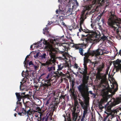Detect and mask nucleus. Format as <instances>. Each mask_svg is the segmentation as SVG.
Instances as JSON below:
<instances>
[{
	"label": "nucleus",
	"mask_w": 121,
	"mask_h": 121,
	"mask_svg": "<svg viewBox=\"0 0 121 121\" xmlns=\"http://www.w3.org/2000/svg\"><path fill=\"white\" fill-rule=\"evenodd\" d=\"M57 51L54 48L50 49L49 51V59L45 63L42 64V65L44 66L47 67V70L49 72L47 76V78H48L50 76H53L56 79L60 77H64L65 75L62 72L60 71H56V72H54L55 69V67L54 66L56 62V59L57 57L56 56Z\"/></svg>",
	"instance_id": "f257e3e1"
},
{
	"label": "nucleus",
	"mask_w": 121,
	"mask_h": 121,
	"mask_svg": "<svg viewBox=\"0 0 121 121\" xmlns=\"http://www.w3.org/2000/svg\"><path fill=\"white\" fill-rule=\"evenodd\" d=\"M25 93H16L15 94L18 101H20L21 99L23 100V102L25 108H22L21 110V112L20 111L18 113V115L20 116H24L25 115H27V116L32 115L34 113V111H30V109L29 107L28 104L30 103L29 101H26L25 102L24 101V99L28 97V95H25Z\"/></svg>",
	"instance_id": "f03ea898"
},
{
	"label": "nucleus",
	"mask_w": 121,
	"mask_h": 121,
	"mask_svg": "<svg viewBox=\"0 0 121 121\" xmlns=\"http://www.w3.org/2000/svg\"><path fill=\"white\" fill-rule=\"evenodd\" d=\"M97 69L98 73L96 76V78L97 80H101L100 83L105 88L102 91L103 96H107L108 95V93L111 92V89L109 87L108 82L107 81V74H104L103 75H101L100 72L103 71V69L99 67L97 68Z\"/></svg>",
	"instance_id": "7ed1b4c3"
},
{
	"label": "nucleus",
	"mask_w": 121,
	"mask_h": 121,
	"mask_svg": "<svg viewBox=\"0 0 121 121\" xmlns=\"http://www.w3.org/2000/svg\"><path fill=\"white\" fill-rule=\"evenodd\" d=\"M78 89L82 96L83 98L88 97L89 95V93L92 95L94 98L96 96V95L94 93H93L92 91H89V88L88 86V83L79 85L78 87Z\"/></svg>",
	"instance_id": "20e7f679"
},
{
	"label": "nucleus",
	"mask_w": 121,
	"mask_h": 121,
	"mask_svg": "<svg viewBox=\"0 0 121 121\" xmlns=\"http://www.w3.org/2000/svg\"><path fill=\"white\" fill-rule=\"evenodd\" d=\"M107 22L110 26V27L113 28L115 30L117 27L114 25H116L117 26H119L120 24H121V19L118 18L115 15L112 14L108 19Z\"/></svg>",
	"instance_id": "39448f33"
},
{
	"label": "nucleus",
	"mask_w": 121,
	"mask_h": 121,
	"mask_svg": "<svg viewBox=\"0 0 121 121\" xmlns=\"http://www.w3.org/2000/svg\"><path fill=\"white\" fill-rule=\"evenodd\" d=\"M90 49L91 47L88 48L86 52L85 53L83 54V50L82 48H79V52L80 55L82 56H85L84 58V60L86 59V55L91 56V57H92L93 56H96L101 55L100 51L101 50L100 49H98L95 50H91Z\"/></svg>",
	"instance_id": "423d86ee"
},
{
	"label": "nucleus",
	"mask_w": 121,
	"mask_h": 121,
	"mask_svg": "<svg viewBox=\"0 0 121 121\" xmlns=\"http://www.w3.org/2000/svg\"><path fill=\"white\" fill-rule=\"evenodd\" d=\"M82 30L86 33H91V34H89V36L85 39V40L86 42L94 43L96 40L99 39L100 37V35L97 34L96 32L91 30L83 29L82 30H81V31Z\"/></svg>",
	"instance_id": "0eeeda50"
},
{
	"label": "nucleus",
	"mask_w": 121,
	"mask_h": 121,
	"mask_svg": "<svg viewBox=\"0 0 121 121\" xmlns=\"http://www.w3.org/2000/svg\"><path fill=\"white\" fill-rule=\"evenodd\" d=\"M71 43H62L61 44H59V46L58 47L57 50H58V51L56 50V49L54 48L60 54H62L64 56H66L67 55L68 53L67 52H65V51L67 52L68 51V50H69V48L70 45V44H71ZM53 48H52L49 49L48 51L49 52V50ZM58 53L56 54V56L57 54Z\"/></svg>",
	"instance_id": "6e6552de"
},
{
	"label": "nucleus",
	"mask_w": 121,
	"mask_h": 121,
	"mask_svg": "<svg viewBox=\"0 0 121 121\" xmlns=\"http://www.w3.org/2000/svg\"><path fill=\"white\" fill-rule=\"evenodd\" d=\"M83 65L84 69L82 68L81 69H80L79 72L81 74L83 75L82 80L83 82L82 85L88 83L90 76L89 74L87 73L88 68L87 65L85 63L84 61Z\"/></svg>",
	"instance_id": "1a4fd4ad"
},
{
	"label": "nucleus",
	"mask_w": 121,
	"mask_h": 121,
	"mask_svg": "<svg viewBox=\"0 0 121 121\" xmlns=\"http://www.w3.org/2000/svg\"><path fill=\"white\" fill-rule=\"evenodd\" d=\"M79 102L81 104L82 109H84L82 116H85L88 113V107L89 105V101L87 99H85L84 101L80 99H78Z\"/></svg>",
	"instance_id": "9d476101"
},
{
	"label": "nucleus",
	"mask_w": 121,
	"mask_h": 121,
	"mask_svg": "<svg viewBox=\"0 0 121 121\" xmlns=\"http://www.w3.org/2000/svg\"><path fill=\"white\" fill-rule=\"evenodd\" d=\"M72 121H76L78 117V114L76 113H72ZM63 116L65 118V121H72L71 120L70 117L69 115L66 116L64 114Z\"/></svg>",
	"instance_id": "9b49d317"
},
{
	"label": "nucleus",
	"mask_w": 121,
	"mask_h": 121,
	"mask_svg": "<svg viewBox=\"0 0 121 121\" xmlns=\"http://www.w3.org/2000/svg\"><path fill=\"white\" fill-rule=\"evenodd\" d=\"M100 1V0H92L91 4L86 6V10H90L91 8L95 6L97 4H98L99 3Z\"/></svg>",
	"instance_id": "f8f14e48"
},
{
	"label": "nucleus",
	"mask_w": 121,
	"mask_h": 121,
	"mask_svg": "<svg viewBox=\"0 0 121 121\" xmlns=\"http://www.w3.org/2000/svg\"><path fill=\"white\" fill-rule=\"evenodd\" d=\"M52 78H48L47 80H45V81L46 83H43L41 82H40V83L41 82L40 84V86L43 87L44 88H45L48 86H51V82L52 81L53 79H52Z\"/></svg>",
	"instance_id": "ddd939ff"
},
{
	"label": "nucleus",
	"mask_w": 121,
	"mask_h": 121,
	"mask_svg": "<svg viewBox=\"0 0 121 121\" xmlns=\"http://www.w3.org/2000/svg\"><path fill=\"white\" fill-rule=\"evenodd\" d=\"M58 69L57 71H59L62 69L64 67H69V65L68 63L66 62L65 63H60V64H58L57 65Z\"/></svg>",
	"instance_id": "4468645a"
},
{
	"label": "nucleus",
	"mask_w": 121,
	"mask_h": 121,
	"mask_svg": "<svg viewBox=\"0 0 121 121\" xmlns=\"http://www.w3.org/2000/svg\"><path fill=\"white\" fill-rule=\"evenodd\" d=\"M113 103H112L110 105H105L104 106L107 112H108V113L111 112L112 111V108L114 106Z\"/></svg>",
	"instance_id": "2eb2a0df"
},
{
	"label": "nucleus",
	"mask_w": 121,
	"mask_h": 121,
	"mask_svg": "<svg viewBox=\"0 0 121 121\" xmlns=\"http://www.w3.org/2000/svg\"><path fill=\"white\" fill-rule=\"evenodd\" d=\"M71 0H58V1L61 4H64V6H66L70 4V1Z\"/></svg>",
	"instance_id": "dca6fc26"
},
{
	"label": "nucleus",
	"mask_w": 121,
	"mask_h": 121,
	"mask_svg": "<svg viewBox=\"0 0 121 121\" xmlns=\"http://www.w3.org/2000/svg\"><path fill=\"white\" fill-rule=\"evenodd\" d=\"M104 113L107 114L105 116H104V119L103 121H108L109 120L111 119V116L112 115L110 114H109V113L107 112L106 111L104 112Z\"/></svg>",
	"instance_id": "f3484780"
},
{
	"label": "nucleus",
	"mask_w": 121,
	"mask_h": 121,
	"mask_svg": "<svg viewBox=\"0 0 121 121\" xmlns=\"http://www.w3.org/2000/svg\"><path fill=\"white\" fill-rule=\"evenodd\" d=\"M84 19L83 16H82L80 18V22L79 27L80 28L79 29V30L80 32H81V30H82V25H83V23Z\"/></svg>",
	"instance_id": "a211bd4d"
},
{
	"label": "nucleus",
	"mask_w": 121,
	"mask_h": 121,
	"mask_svg": "<svg viewBox=\"0 0 121 121\" xmlns=\"http://www.w3.org/2000/svg\"><path fill=\"white\" fill-rule=\"evenodd\" d=\"M121 102V95L119 97H117L114 101L112 102L113 105L115 106L116 105L119 104Z\"/></svg>",
	"instance_id": "6ab92c4d"
},
{
	"label": "nucleus",
	"mask_w": 121,
	"mask_h": 121,
	"mask_svg": "<svg viewBox=\"0 0 121 121\" xmlns=\"http://www.w3.org/2000/svg\"><path fill=\"white\" fill-rule=\"evenodd\" d=\"M90 56H88H88L87 55H86V59L84 60V61L87 65V63L90 62L91 63V65H92L93 64H94V62H92L89 59Z\"/></svg>",
	"instance_id": "aec40b11"
},
{
	"label": "nucleus",
	"mask_w": 121,
	"mask_h": 121,
	"mask_svg": "<svg viewBox=\"0 0 121 121\" xmlns=\"http://www.w3.org/2000/svg\"><path fill=\"white\" fill-rule=\"evenodd\" d=\"M118 111V110L115 109L113 110H112L111 112L109 113V114H111L112 115V116H111L112 117H111V120H112V118H113L114 116H115V115H116Z\"/></svg>",
	"instance_id": "412c9836"
},
{
	"label": "nucleus",
	"mask_w": 121,
	"mask_h": 121,
	"mask_svg": "<svg viewBox=\"0 0 121 121\" xmlns=\"http://www.w3.org/2000/svg\"><path fill=\"white\" fill-rule=\"evenodd\" d=\"M28 86V85L25 83H23V84H21L20 86V89L21 90H23L24 89H27Z\"/></svg>",
	"instance_id": "4be33fe9"
},
{
	"label": "nucleus",
	"mask_w": 121,
	"mask_h": 121,
	"mask_svg": "<svg viewBox=\"0 0 121 121\" xmlns=\"http://www.w3.org/2000/svg\"><path fill=\"white\" fill-rule=\"evenodd\" d=\"M104 102V101L102 100L100 102H99V108L100 109L102 110L104 107V106H103V104Z\"/></svg>",
	"instance_id": "5701e85b"
},
{
	"label": "nucleus",
	"mask_w": 121,
	"mask_h": 121,
	"mask_svg": "<svg viewBox=\"0 0 121 121\" xmlns=\"http://www.w3.org/2000/svg\"><path fill=\"white\" fill-rule=\"evenodd\" d=\"M69 92L72 95L73 98L76 97V95L74 93V89L73 88H70Z\"/></svg>",
	"instance_id": "b1692460"
},
{
	"label": "nucleus",
	"mask_w": 121,
	"mask_h": 121,
	"mask_svg": "<svg viewBox=\"0 0 121 121\" xmlns=\"http://www.w3.org/2000/svg\"><path fill=\"white\" fill-rule=\"evenodd\" d=\"M48 29L47 27H45L44 29H43V33L44 34H46L47 35H49V32L48 31Z\"/></svg>",
	"instance_id": "393cba45"
},
{
	"label": "nucleus",
	"mask_w": 121,
	"mask_h": 121,
	"mask_svg": "<svg viewBox=\"0 0 121 121\" xmlns=\"http://www.w3.org/2000/svg\"><path fill=\"white\" fill-rule=\"evenodd\" d=\"M76 98L77 97L75 98H73L74 101V106H77V108H78L79 107V106L78 104V102L76 99Z\"/></svg>",
	"instance_id": "a878e982"
},
{
	"label": "nucleus",
	"mask_w": 121,
	"mask_h": 121,
	"mask_svg": "<svg viewBox=\"0 0 121 121\" xmlns=\"http://www.w3.org/2000/svg\"><path fill=\"white\" fill-rule=\"evenodd\" d=\"M36 110H34V112H35L39 113V114L40 113L41 114V109L39 107H37L36 108Z\"/></svg>",
	"instance_id": "bb28decb"
},
{
	"label": "nucleus",
	"mask_w": 121,
	"mask_h": 121,
	"mask_svg": "<svg viewBox=\"0 0 121 121\" xmlns=\"http://www.w3.org/2000/svg\"><path fill=\"white\" fill-rule=\"evenodd\" d=\"M23 77L26 78V79L29 80V79L30 78V75L28 73H25V74L22 75Z\"/></svg>",
	"instance_id": "cd10ccee"
},
{
	"label": "nucleus",
	"mask_w": 121,
	"mask_h": 121,
	"mask_svg": "<svg viewBox=\"0 0 121 121\" xmlns=\"http://www.w3.org/2000/svg\"><path fill=\"white\" fill-rule=\"evenodd\" d=\"M88 43L87 42L86 43H84V42L83 43H82L81 44H79L80 45V47H81L82 48H86V47L88 45L87 44V43Z\"/></svg>",
	"instance_id": "c85d7f7f"
},
{
	"label": "nucleus",
	"mask_w": 121,
	"mask_h": 121,
	"mask_svg": "<svg viewBox=\"0 0 121 121\" xmlns=\"http://www.w3.org/2000/svg\"><path fill=\"white\" fill-rule=\"evenodd\" d=\"M56 107L55 105H53L51 107V108L50 107L49 108V110L52 112V113L53 114V112L54 111V110L56 109ZM52 114L51 116H52Z\"/></svg>",
	"instance_id": "c756f323"
},
{
	"label": "nucleus",
	"mask_w": 121,
	"mask_h": 121,
	"mask_svg": "<svg viewBox=\"0 0 121 121\" xmlns=\"http://www.w3.org/2000/svg\"><path fill=\"white\" fill-rule=\"evenodd\" d=\"M121 62V59L120 60L119 59H117L116 61H114L113 62L114 64H117L118 65L120 64V63Z\"/></svg>",
	"instance_id": "7c9ffc66"
},
{
	"label": "nucleus",
	"mask_w": 121,
	"mask_h": 121,
	"mask_svg": "<svg viewBox=\"0 0 121 121\" xmlns=\"http://www.w3.org/2000/svg\"><path fill=\"white\" fill-rule=\"evenodd\" d=\"M43 44L46 45L45 47H48L50 45V43L49 42H48L47 40H46L45 39L43 40Z\"/></svg>",
	"instance_id": "2f4dec72"
},
{
	"label": "nucleus",
	"mask_w": 121,
	"mask_h": 121,
	"mask_svg": "<svg viewBox=\"0 0 121 121\" xmlns=\"http://www.w3.org/2000/svg\"><path fill=\"white\" fill-rule=\"evenodd\" d=\"M56 12L57 14H63V12L62 10L60 9V7L58 9V10H57L56 11Z\"/></svg>",
	"instance_id": "473e14b6"
},
{
	"label": "nucleus",
	"mask_w": 121,
	"mask_h": 121,
	"mask_svg": "<svg viewBox=\"0 0 121 121\" xmlns=\"http://www.w3.org/2000/svg\"><path fill=\"white\" fill-rule=\"evenodd\" d=\"M79 44H74L73 45V47L75 49H79L80 48V46H79Z\"/></svg>",
	"instance_id": "72a5a7b5"
},
{
	"label": "nucleus",
	"mask_w": 121,
	"mask_h": 121,
	"mask_svg": "<svg viewBox=\"0 0 121 121\" xmlns=\"http://www.w3.org/2000/svg\"><path fill=\"white\" fill-rule=\"evenodd\" d=\"M46 53H44L40 56H39V57H40L42 59H44L46 58Z\"/></svg>",
	"instance_id": "f704fd0d"
},
{
	"label": "nucleus",
	"mask_w": 121,
	"mask_h": 121,
	"mask_svg": "<svg viewBox=\"0 0 121 121\" xmlns=\"http://www.w3.org/2000/svg\"><path fill=\"white\" fill-rule=\"evenodd\" d=\"M18 100V99H17ZM19 102L18 101V100L16 104H17V107H19L20 108H21L22 107V103L21 102Z\"/></svg>",
	"instance_id": "c9c22d12"
},
{
	"label": "nucleus",
	"mask_w": 121,
	"mask_h": 121,
	"mask_svg": "<svg viewBox=\"0 0 121 121\" xmlns=\"http://www.w3.org/2000/svg\"><path fill=\"white\" fill-rule=\"evenodd\" d=\"M56 39H50V41H49V42H50L52 44H53L54 43V41L56 42Z\"/></svg>",
	"instance_id": "e433bc0d"
},
{
	"label": "nucleus",
	"mask_w": 121,
	"mask_h": 121,
	"mask_svg": "<svg viewBox=\"0 0 121 121\" xmlns=\"http://www.w3.org/2000/svg\"><path fill=\"white\" fill-rule=\"evenodd\" d=\"M85 117V116L83 117L82 116L81 118L80 117V116L79 117V118L78 120V121H84V119Z\"/></svg>",
	"instance_id": "4c0bfd02"
},
{
	"label": "nucleus",
	"mask_w": 121,
	"mask_h": 121,
	"mask_svg": "<svg viewBox=\"0 0 121 121\" xmlns=\"http://www.w3.org/2000/svg\"><path fill=\"white\" fill-rule=\"evenodd\" d=\"M64 14L63 15H61L59 17V18L60 21H63V20L64 19Z\"/></svg>",
	"instance_id": "58836bf2"
},
{
	"label": "nucleus",
	"mask_w": 121,
	"mask_h": 121,
	"mask_svg": "<svg viewBox=\"0 0 121 121\" xmlns=\"http://www.w3.org/2000/svg\"><path fill=\"white\" fill-rule=\"evenodd\" d=\"M101 39H102L103 41H104V40H107V39H108V38L107 37L103 35V36L101 38Z\"/></svg>",
	"instance_id": "ea45409f"
},
{
	"label": "nucleus",
	"mask_w": 121,
	"mask_h": 121,
	"mask_svg": "<svg viewBox=\"0 0 121 121\" xmlns=\"http://www.w3.org/2000/svg\"><path fill=\"white\" fill-rule=\"evenodd\" d=\"M64 36L63 35L62 37H61L60 38H59L58 40L60 42H62L65 40L64 38Z\"/></svg>",
	"instance_id": "a19ab883"
},
{
	"label": "nucleus",
	"mask_w": 121,
	"mask_h": 121,
	"mask_svg": "<svg viewBox=\"0 0 121 121\" xmlns=\"http://www.w3.org/2000/svg\"><path fill=\"white\" fill-rule=\"evenodd\" d=\"M75 82L74 81H72L71 83V88H73V87L75 85Z\"/></svg>",
	"instance_id": "79ce46f5"
},
{
	"label": "nucleus",
	"mask_w": 121,
	"mask_h": 121,
	"mask_svg": "<svg viewBox=\"0 0 121 121\" xmlns=\"http://www.w3.org/2000/svg\"><path fill=\"white\" fill-rule=\"evenodd\" d=\"M72 11V9L71 8H69L68 9V11L67 12V13H69V14H71V11Z\"/></svg>",
	"instance_id": "37998d69"
},
{
	"label": "nucleus",
	"mask_w": 121,
	"mask_h": 121,
	"mask_svg": "<svg viewBox=\"0 0 121 121\" xmlns=\"http://www.w3.org/2000/svg\"><path fill=\"white\" fill-rule=\"evenodd\" d=\"M77 108V106H74V107L73 108V112L72 113H75L76 111V108Z\"/></svg>",
	"instance_id": "c03bdc74"
},
{
	"label": "nucleus",
	"mask_w": 121,
	"mask_h": 121,
	"mask_svg": "<svg viewBox=\"0 0 121 121\" xmlns=\"http://www.w3.org/2000/svg\"><path fill=\"white\" fill-rule=\"evenodd\" d=\"M33 66L34 67V68L35 69V70H36L38 69V67H39V66L38 65H33Z\"/></svg>",
	"instance_id": "a18cd8bd"
},
{
	"label": "nucleus",
	"mask_w": 121,
	"mask_h": 121,
	"mask_svg": "<svg viewBox=\"0 0 121 121\" xmlns=\"http://www.w3.org/2000/svg\"><path fill=\"white\" fill-rule=\"evenodd\" d=\"M28 63L24 61V66L25 67H26V68H27V66L28 64Z\"/></svg>",
	"instance_id": "49530a36"
},
{
	"label": "nucleus",
	"mask_w": 121,
	"mask_h": 121,
	"mask_svg": "<svg viewBox=\"0 0 121 121\" xmlns=\"http://www.w3.org/2000/svg\"><path fill=\"white\" fill-rule=\"evenodd\" d=\"M105 66V65L103 63H102L101 66L99 67V68H101V69H103L104 68Z\"/></svg>",
	"instance_id": "de8ad7c7"
},
{
	"label": "nucleus",
	"mask_w": 121,
	"mask_h": 121,
	"mask_svg": "<svg viewBox=\"0 0 121 121\" xmlns=\"http://www.w3.org/2000/svg\"><path fill=\"white\" fill-rule=\"evenodd\" d=\"M65 95H61L60 97V99H65Z\"/></svg>",
	"instance_id": "09e8293b"
},
{
	"label": "nucleus",
	"mask_w": 121,
	"mask_h": 121,
	"mask_svg": "<svg viewBox=\"0 0 121 121\" xmlns=\"http://www.w3.org/2000/svg\"><path fill=\"white\" fill-rule=\"evenodd\" d=\"M39 53H37L34 56L35 58H36V57H39Z\"/></svg>",
	"instance_id": "8fccbe9b"
},
{
	"label": "nucleus",
	"mask_w": 121,
	"mask_h": 121,
	"mask_svg": "<svg viewBox=\"0 0 121 121\" xmlns=\"http://www.w3.org/2000/svg\"><path fill=\"white\" fill-rule=\"evenodd\" d=\"M28 64L29 66H30L31 65H34L32 61H30L28 63Z\"/></svg>",
	"instance_id": "3c124183"
},
{
	"label": "nucleus",
	"mask_w": 121,
	"mask_h": 121,
	"mask_svg": "<svg viewBox=\"0 0 121 121\" xmlns=\"http://www.w3.org/2000/svg\"><path fill=\"white\" fill-rule=\"evenodd\" d=\"M47 25H46V26H47V25L49 26L52 23V22H50L48 21Z\"/></svg>",
	"instance_id": "603ef678"
},
{
	"label": "nucleus",
	"mask_w": 121,
	"mask_h": 121,
	"mask_svg": "<svg viewBox=\"0 0 121 121\" xmlns=\"http://www.w3.org/2000/svg\"><path fill=\"white\" fill-rule=\"evenodd\" d=\"M99 29L102 32V31H104L103 29H102V27L101 26H99Z\"/></svg>",
	"instance_id": "864d4df0"
},
{
	"label": "nucleus",
	"mask_w": 121,
	"mask_h": 121,
	"mask_svg": "<svg viewBox=\"0 0 121 121\" xmlns=\"http://www.w3.org/2000/svg\"><path fill=\"white\" fill-rule=\"evenodd\" d=\"M78 65L76 63H75L74 65V67L76 69H78Z\"/></svg>",
	"instance_id": "5fc2aeb1"
},
{
	"label": "nucleus",
	"mask_w": 121,
	"mask_h": 121,
	"mask_svg": "<svg viewBox=\"0 0 121 121\" xmlns=\"http://www.w3.org/2000/svg\"><path fill=\"white\" fill-rule=\"evenodd\" d=\"M97 66V65H95V64H94V65H93V66L92 68V69L93 70H94L95 69H94V68L96 66Z\"/></svg>",
	"instance_id": "6e6d98bb"
},
{
	"label": "nucleus",
	"mask_w": 121,
	"mask_h": 121,
	"mask_svg": "<svg viewBox=\"0 0 121 121\" xmlns=\"http://www.w3.org/2000/svg\"><path fill=\"white\" fill-rule=\"evenodd\" d=\"M49 100H48L46 102V105H48V104L49 103Z\"/></svg>",
	"instance_id": "4d7b16f0"
},
{
	"label": "nucleus",
	"mask_w": 121,
	"mask_h": 121,
	"mask_svg": "<svg viewBox=\"0 0 121 121\" xmlns=\"http://www.w3.org/2000/svg\"><path fill=\"white\" fill-rule=\"evenodd\" d=\"M101 18V16H100V15H99L97 17V18L96 19H97V18H98V20H99L100 19V18Z\"/></svg>",
	"instance_id": "13d9d810"
},
{
	"label": "nucleus",
	"mask_w": 121,
	"mask_h": 121,
	"mask_svg": "<svg viewBox=\"0 0 121 121\" xmlns=\"http://www.w3.org/2000/svg\"><path fill=\"white\" fill-rule=\"evenodd\" d=\"M118 86H117L116 88H115V89L114 90V91H116L118 89Z\"/></svg>",
	"instance_id": "bf43d9fd"
},
{
	"label": "nucleus",
	"mask_w": 121,
	"mask_h": 121,
	"mask_svg": "<svg viewBox=\"0 0 121 121\" xmlns=\"http://www.w3.org/2000/svg\"><path fill=\"white\" fill-rule=\"evenodd\" d=\"M38 113L37 112V113H35V117H38V115H39V114H38Z\"/></svg>",
	"instance_id": "052dcab7"
},
{
	"label": "nucleus",
	"mask_w": 121,
	"mask_h": 121,
	"mask_svg": "<svg viewBox=\"0 0 121 121\" xmlns=\"http://www.w3.org/2000/svg\"><path fill=\"white\" fill-rule=\"evenodd\" d=\"M76 0V2H75V4H76V6H78V2L77 1V0Z\"/></svg>",
	"instance_id": "680f3d73"
},
{
	"label": "nucleus",
	"mask_w": 121,
	"mask_h": 121,
	"mask_svg": "<svg viewBox=\"0 0 121 121\" xmlns=\"http://www.w3.org/2000/svg\"><path fill=\"white\" fill-rule=\"evenodd\" d=\"M62 25L66 26L65 23L63 22V21H62Z\"/></svg>",
	"instance_id": "e2e57ef3"
},
{
	"label": "nucleus",
	"mask_w": 121,
	"mask_h": 121,
	"mask_svg": "<svg viewBox=\"0 0 121 121\" xmlns=\"http://www.w3.org/2000/svg\"><path fill=\"white\" fill-rule=\"evenodd\" d=\"M98 62L97 61H95L94 62V64H95V65H97L98 64Z\"/></svg>",
	"instance_id": "0e129e2a"
},
{
	"label": "nucleus",
	"mask_w": 121,
	"mask_h": 121,
	"mask_svg": "<svg viewBox=\"0 0 121 121\" xmlns=\"http://www.w3.org/2000/svg\"><path fill=\"white\" fill-rule=\"evenodd\" d=\"M25 61H26V62H28V63H29V60H26V58L25 59Z\"/></svg>",
	"instance_id": "69168bd1"
},
{
	"label": "nucleus",
	"mask_w": 121,
	"mask_h": 121,
	"mask_svg": "<svg viewBox=\"0 0 121 121\" xmlns=\"http://www.w3.org/2000/svg\"><path fill=\"white\" fill-rule=\"evenodd\" d=\"M119 54H120V55L121 56V49L119 51Z\"/></svg>",
	"instance_id": "338daca9"
},
{
	"label": "nucleus",
	"mask_w": 121,
	"mask_h": 121,
	"mask_svg": "<svg viewBox=\"0 0 121 121\" xmlns=\"http://www.w3.org/2000/svg\"><path fill=\"white\" fill-rule=\"evenodd\" d=\"M117 121H121V120L120 119L119 120L117 118Z\"/></svg>",
	"instance_id": "774afa93"
}]
</instances>
